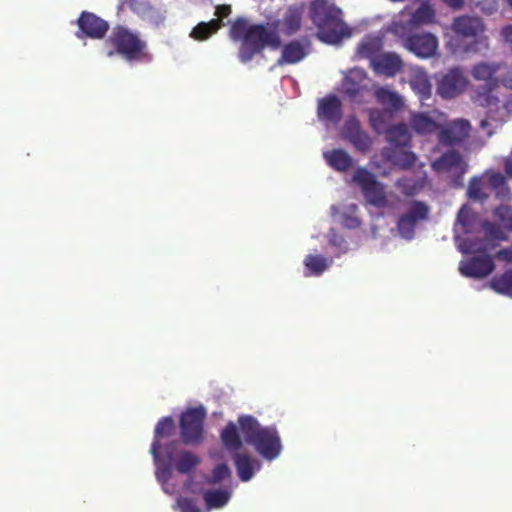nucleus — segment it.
I'll list each match as a JSON object with an SVG mask.
<instances>
[{
	"mask_svg": "<svg viewBox=\"0 0 512 512\" xmlns=\"http://www.w3.org/2000/svg\"><path fill=\"white\" fill-rule=\"evenodd\" d=\"M495 257L506 263H512V246L500 249L496 252Z\"/></svg>",
	"mask_w": 512,
	"mask_h": 512,
	"instance_id": "49",
	"label": "nucleus"
},
{
	"mask_svg": "<svg viewBox=\"0 0 512 512\" xmlns=\"http://www.w3.org/2000/svg\"><path fill=\"white\" fill-rule=\"evenodd\" d=\"M467 85V79L459 68H452L437 83V93L444 99H452L461 94Z\"/></svg>",
	"mask_w": 512,
	"mask_h": 512,
	"instance_id": "13",
	"label": "nucleus"
},
{
	"mask_svg": "<svg viewBox=\"0 0 512 512\" xmlns=\"http://www.w3.org/2000/svg\"><path fill=\"white\" fill-rule=\"evenodd\" d=\"M110 49L107 56H120L128 63L149 62L152 59L147 43L125 26L114 27L105 41Z\"/></svg>",
	"mask_w": 512,
	"mask_h": 512,
	"instance_id": "4",
	"label": "nucleus"
},
{
	"mask_svg": "<svg viewBox=\"0 0 512 512\" xmlns=\"http://www.w3.org/2000/svg\"><path fill=\"white\" fill-rule=\"evenodd\" d=\"M494 217L504 230L507 232H512V208L510 206H498L494 210Z\"/></svg>",
	"mask_w": 512,
	"mask_h": 512,
	"instance_id": "35",
	"label": "nucleus"
},
{
	"mask_svg": "<svg viewBox=\"0 0 512 512\" xmlns=\"http://www.w3.org/2000/svg\"><path fill=\"white\" fill-rule=\"evenodd\" d=\"M410 86L420 96L421 100H425L431 95V84L425 75H414L410 80Z\"/></svg>",
	"mask_w": 512,
	"mask_h": 512,
	"instance_id": "34",
	"label": "nucleus"
},
{
	"mask_svg": "<svg viewBox=\"0 0 512 512\" xmlns=\"http://www.w3.org/2000/svg\"><path fill=\"white\" fill-rule=\"evenodd\" d=\"M386 140L395 147H406L410 145L411 134L405 123H399L388 127L385 131Z\"/></svg>",
	"mask_w": 512,
	"mask_h": 512,
	"instance_id": "23",
	"label": "nucleus"
},
{
	"mask_svg": "<svg viewBox=\"0 0 512 512\" xmlns=\"http://www.w3.org/2000/svg\"><path fill=\"white\" fill-rule=\"evenodd\" d=\"M388 157L394 165L404 170L411 168L416 162V155L407 150H393Z\"/></svg>",
	"mask_w": 512,
	"mask_h": 512,
	"instance_id": "32",
	"label": "nucleus"
},
{
	"mask_svg": "<svg viewBox=\"0 0 512 512\" xmlns=\"http://www.w3.org/2000/svg\"><path fill=\"white\" fill-rule=\"evenodd\" d=\"M467 193L472 200L484 201L488 198V195L483 192L481 179L477 177L470 179Z\"/></svg>",
	"mask_w": 512,
	"mask_h": 512,
	"instance_id": "37",
	"label": "nucleus"
},
{
	"mask_svg": "<svg viewBox=\"0 0 512 512\" xmlns=\"http://www.w3.org/2000/svg\"><path fill=\"white\" fill-rule=\"evenodd\" d=\"M410 125L418 134H430L439 128V125L434 119L423 113L412 115Z\"/></svg>",
	"mask_w": 512,
	"mask_h": 512,
	"instance_id": "26",
	"label": "nucleus"
},
{
	"mask_svg": "<svg viewBox=\"0 0 512 512\" xmlns=\"http://www.w3.org/2000/svg\"><path fill=\"white\" fill-rule=\"evenodd\" d=\"M464 253H471V252H474V250H472L470 247L468 248H465L462 250Z\"/></svg>",
	"mask_w": 512,
	"mask_h": 512,
	"instance_id": "54",
	"label": "nucleus"
},
{
	"mask_svg": "<svg viewBox=\"0 0 512 512\" xmlns=\"http://www.w3.org/2000/svg\"><path fill=\"white\" fill-rule=\"evenodd\" d=\"M231 475V471L229 467L222 463L217 465L213 470L211 477L207 480L209 484H218L221 481L229 478Z\"/></svg>",
	"mask_w": 512,
	"mask_h": 512,
	"instance_id": "40",
	"label": "nucleus"
},
{
	"mask_svg": "<svg viewBox=\"0 0 512 512\" xmlns=\"http://www.w3.org/2000/svg\"><path fill=\"white\" fill-rule=\"evenodd\" d=\"M450 30L452 35L447 40V48L453 54L477 53L482 48H488L486 25L478 16H457L453 19Z\"/></svg>",
	"mask_w": 512,
	"mask_h": 512,
	"instance_id": "2",
	"label": "nucleus"
},
{
	"mask_svg": "<svg viewBox=\"0 0 512 512\" xmlns=\"http://www.w3.org/2000/svg\"><path fill=\"white\" fill-rule=\"evenodd\" d=\"M310 19L317 26L320 38L330 44L338 43L350 31L342 19V11L327 0H314L310 4Z\"/></svg>",
	"mask_w": 512,
	"mask_h": 512,
	"instance_id": "5",
	"label": "nucleus"
},
{
	"mask_svg": "<svg viewBox=\"0 0 512 512\" xmlns=\"http://www.w3.org/2000/svg\"><path fill=\"white\" fill-rule=\"evenodd\" d=\"M304 265L311 275H321L327 268V259L321 255L309 254L304 259Z\"/></svg>",
	"mask_w": 512,
	"mask_h": 512,
	"instance_id": "33",
	"label": "nucleus"
},
{
	"mask_svg": "<svg viewBox=\"0 0 512 512\" xmlns=\"http://www.w3.org/2000/svg\"><path fill=\"white\" fill-rule=\"evenodd\" d=\"M371 64L374 70L388 77L395 76L401 71L403 62L396 53H384L372 59Z\"/></svg>",
	"mask_w": 512,
	"mask_h": 512,
	"instance_id": "17",
	"label": "nucleus"
},
{
	"mask_svg": "<svg viewBox=\"0 0 512 512\" xmlns=\"http://www.w3.org/2000/svg\"><path fill=\"white\" fill-rule=\"evenodd\" d=\"M488 184L495 192L496 197L506 198L510 194L509 187L507 186L506 178L499 172H493L488 176Z\"/></svg>",
	"mask_w": 512,
	"mask_h": 512,
	"instance_id": "31",
	"label": "nucleus"
},
{
	"mask_svg": "<svg viewBox=\"0 0 512 512\" xmlns=\"http://www.w3.org/2000/svg\"><path fill=\"white\" fill-rule=\"evenodd\" d=\"M177 505L181 512H201L196 501L191 498L181 497L177 500Z\"/></svg>",
	"mask_w": 512,
	"mask_h": 512,
	"instance_id": "46",
	"label": "nucleus"
},
{
	"mask_svg": "<svg viewBox=\"0 0 512 512\" xmlns=\"http://www.w3.org/2000/svg\"><path fill=\"white\" fill-rule=\"evenodd\" d=\"M157 466V478L161 482H167L171 477V467L173 463L167 462V463H161V457L159 458V461H154Z\"/></svg>",
	"mask_w": 512,
	"mask_h": 512,
	"instance_id": "43",
	"label": "nucleus"
},
{
	"mask_svg": "<svg viewBox=\"0 0 512 512\" xmlns=\"http://www.w3.org/2000/svg\"><path fill=\"white\" fill-rule=\"evenodd\" d=\"M461 213H462V211H460L459 214H458L459 220H461Z\"/></svg>",
	"mask_w": 512,
	"mask_h": 512,
	"instance_id": "58",
	"label": "nucleus"
},
{
	"mask_svg": "<svg viewBox=\"0 0 512 512\" xmlns=\"http://www.w3.org/2000/svg\"><path fill=\"white\" fill-rule=\"evenodd\" d=\"M323 157L327 164L338 172H346L353 167L354 161L344 149H332L325 151Z\"/></svg>",
	"mask_w": 512,
	"mask_h": 512,
	"instance_id": "20",
	"label": "nucleus"
},
{
	"mask_svg": "<svg viewBox=\"0 0 512 512\" xmlns=\"http://www.w3.org/2000/svg\"><path fill=\"white\" fill-rule=\"evenodd\" d=\"M234 460V465L237 470L238 477L243 482H248L251 480L255 474V465L256 468H260V463L254 460L247 453H234L232 455Z\"/></svg>",
	"mask_w": 512,
	"mask_h": 512,
	"instance_id": "19",
	"label": "nucleus"
},
{
	"mask_svg": "<svg viewBox=\"0 0 512 512\" xmlns=\"http://www.w3.org/2000/svg\"><path fill=\"white\" fill-rule=\"evenodd\" d=\"M352 181L359 186L364 198L369 204L378 208L387 205L388 200L385 186L365 167H358L355 170Z\"/></svg>",
	"mask_w": 512,
	"mask_h": 512,
	"instance_id": "8",
	"label": "nucleus"
},
{
	"mask_svg": "<svg viewBox=\"0 0 512 512\" xmlns=\"http://www.w3.org/2000/svg\"><path fill=\"white\" fill-rule=\"evenodd\" d=\"M343 89L345 94L356 97L361 91L360 85L354 81L351 76H347L343 82Z\"/></svg>",
	"mask_w": 512,
	"mask_h": 512,
	"instance_id": "45",
	"label": "nucleus"
},
{
	"mask_svg": "<svg viewBox=\"0 0 512 512\" xmlns=\"http://www.w3.org/2000/svg\"><path fill=\"white\" fill-rule=\"evenodd\" d=\"M224 447L230 452H237L243 445L238 429L233 422H228L220 435Z\"/></svg>",
	"mask_w": 512,
	"mask_h": 512,
	"instance_id": "25",
	"label": "nucleus"
},
{
	"mask_svg": "<svg viewBox=\"0 0 512 512\" xmlns=\"http://www.w3.org/2000/svg\"><path fill=\"white\" fill-rule=\"evenodd\" d=\"M77 25L79 28L77 36L79 38L85 36L92 39H102L109 29L107 21L98 17L96 14L87 11H83L80 14L77 20Z\"/></svg>",
	"mask_w": 512,
	"mask_h": 512,
	"instance_id": "14",
	"label": "nucleus"
},
{
	"mask_svg": "<svg viewBox=\"0 0 512 512\" xmlns=\"http://www.w3.org/2000/svg\"><path fill=\"white\" fill-rule=\"evenodd\" d=\"M306 46L299 40H293L282 48V53L278 59V65L296 64L302 61L307 55Z\"/></svg>",
	"mask_w": 512,
	"mask_h": 512,
	"instance_id": "21",
	"label": "nucleus"
},
{
	"mask_svg": "<svg viewBox=\"0 0 512 512\" xmlns=\"http://www.w3.org/2000/svg\"><path fill=\"white\" fill-rule=\"evenodd\" d=\"M429 214V207L421 201H414L407 211L401 215L397 222V229L399 234L411 240L415 235V227L419 221L426 220Z\"/></svg>",
	"mask_w": 512,
	"mask_h": 512,
	"instance_id": "10",
	"label": "nucleus"
},
{
	"mask_svg": "<svg viewBox=\"0 0 512 512\" xmlns=\"http://www.w3.org/2000/svg\"><path fill=\"white\" fill-rule=\"evenodd\" d=\"M319 120L338 123L342 118V103L335 95H329L319 100L317 107Z\"/></svg>",
	"mask_w": 512,
	"mask_h": 512,
	"instance_id": "16",
	"label": "nucleus"
},
{
	"mask_svg": "<svg viewBox=\"0 0 512 512\" xmlns=\"http://www.w3.org/2000/svg\"><path fill=\"white\" fill-rule=\"evenodd\" d=\"M356 150L366 153L370 150L372 146L371 137L365 132L360 131L357 135L353 136V138L349 141Z\"/></svg>",
	"mask_w": 512,
	"mask_h": 512,
	"instance_id": "38",
	"label": "nucleus"
},
{
	"mask_svg": "<svg viewBox=\"0 0 512 512\" xmlns=\"http://www.w3.org/2000/svg\"><path fill=\"white\" fill-rule=\"evenodd\" d=\"M396 186L399 189H401V191L405 195H408V196H413L419 188L415 181H413L409 178H406V177L398 179L396 182Z\"/></svg>",
	"mask_w": 512,
	"mask_h": 512,
	"instance_id": "42",
	"label": "nucleus"
},
{
	"mask_svg": "<svg viewBox=\"0 0 512 512\" xmlns=\"http://www.w3.org/2000/svg\"><path fill=\"white\" fill-rule=\"evenodd\" d=\"M501 67V63L497 62H480L473 66L471 71L473 78L486 82L484 85H479L475 91L474 101L478 105L490 110L498 109L500 101L494 92L500 84L496 74Z\"/></svg>",
	"mask_w": 512,
	"mask_h": 512,
	"instance_id": "6",
	"label": "nucleus"
},
{
	"mask_svg": "<svg viewBox=\"0 0 512 512\" xmlns=\"http://www.w3.org/2000/svg\"><path fill=\"white\" fill-rule=\"evenodd\" d=\"M501 36L506 43L512 44V24L501 29Z\"/></svg>",
	"mask_w": 512,
	"mask_h": 512,
	"instance_id": "50",
	"label": "nucleus"
},
{
	"mask_svg": "<svg viewBox=\"0 0 512 512\" xmlns=\"http://www.w3.org/2000/svg\"><path fill=\"white\" fill-rule=\"evenodd\" d=\"M375 51V44L372 41L362 42L358 47V52L362 57H371Z\"/></svg>",
	"mask_w": 512,
	"mask_h": 512,
	"instance_id": "47",
	"label": "nucleus"
},
{
	"mask_svg": "<svg viewBox=\"0 0 512 512\" xmlns=\"http://www.w3.org/2000/svg\"><path fill=\"white\" fill-rule=\"evenodd\" d=\"M470 130L471 125L468 120H454L446 126L441 127L438 132V141L443 146L452 147L462 143L466 138H468Z\"/></svg>",
	"mask_w": 512,
	"mask_h": 512,
	"instance_id": "15",
	"label": "nucleus"
},
{
	"mask_svg": "<svg viewBox=\"0 0 512 512\" xmlns=\"http://www.w3.org/2000/svg\"><path fill=\"white\" fill-rule=\"evenodd\" d=\"M488 287L497 294L512 298V268L492 277Z\"/></svg>",
	"mask_w": 512,
	"mask_h": 512,
	"instance_id": "24",
	"label": "nucleus"
},
{
	"mask_svg": "<svg viewBox=\"0 0 512 512\" xmlns=\"http://www.w3.org/2000/svg\"><path fill=\"white\" fill-rule=\"evenodd\" d=\"M360 131H362L360 122L355 117H350L345 121L342 134L344 139L350 141Z\"/></svg>",
	"mask_w": 512,
	"mask_h": 512,
	"instance_id": "41",
	"label": "nucleus"
},
{
	"mask_svg": "<svg viewBox=\"0 0 512 512\" xmlns=\"http://www.w3.org/2000/svg\"><path fill=\"white\" fill-rule=\"evenodd\" d=\"M354 73H357L360 77L362 76V73L360 71H355Z\"/></svg>",
	"mask_w": 512,
	"mask_h": 512,
	"instance_id": "57",
	"label": "nucleus"
},
{
	"mask_svg": "<svg viewBox=\"0 0 512 512\" xmlns=\"http://www.w3.org/2000/svg\"><path fill=\"white\" fill-rule=\"evenodd\" d=\"M175 431V422L171 416L161 418L154 429V440L151 444L150 452L154 461L158 462L160 458V450L162 449L161 438L171 436Z\"/></svg>",
	"mask_w": 512,
	"mask_h": 512,
	"instance_id": "18",
	"label": "nucleus"
},
{
	"mask_svg": "<svg viewBox=\"0 0 512 512\" xmlns=\"http://www.w3.org/2000/svg\"><path fill=\"white\" fill-rule=\"evenodd\" d=\"M404 47L421 59L431 58L438 50V39L432 33H414L404 39Z\"/></svg>",
	"mask_w": 512,
	"mask_h": 512,
	"instance_id": "12",
	"label": "nucleus"
},
{
	"mask_svg": "<svg viewBox=\"0 0 512 512\" xmlns=\"http://www.w3.org/2000/svg\"><path fill=\"white\" fill-rule=\"evenodd\" d=\"M432 169L438 173H448L454 187L463 186V176L468 170V164L458 151L450 150L443 153L432 163Z\"/></svg>",
	"mask_w": 512,
	"mask_h": 512,
	"instance_id": "9",
	"label": "nucleus"
},
{
	"mask_svg": "<svg viewBox=\"0 0 512 512\" xmlns=\"http://www.w3.org/2000/svg\"><path fill=\"white\" fill-rule=\"evenodd\" d=\"M203 499L208 508H221L228 503L230 493L226 490H207L203 494Z\"/></svg>",
	"mask_w": 512,
	"mask_h": 512,
	"instance_id": "30",
	"label": "nucleus"
},
{
	"mask_svg": "<svg viewBox=\"0 0 512 512\" xmlns=\"http://www.w3.org/2000/svg\"><path fill=\"white\" fill-rule=\"evenodd\" d=\"M391 113L388 110L371 109L369 111V122L372 129L378 133H385L388 129V123L391 119Z\"/></svg>",
	"mask_w": 512,
	"mask_h": 512,
	"instance_id": "28",
	"label": "nucleus"
},
{
	"mask_svg": "<svg viewBox=\"0 0 512 512\" xmlns=\"http://www.w3.org/2000/svg\"><path fill=\"white\" fill-rule=\"evenodd\" d=\"M343 241L344 240L342 238H340L339 240L337 238L331 239V243L335 246H340Z\"/></svg>",
	"mask_w": 512,
	"mask_h": 512,
	"instance_id": "53",
	"label": "nucleus"
},
{
	"mask_svg": "<svg viewBox=\"0 0 512 512\" xmlns=\"http://www.w3.org/2000/svg\"><path fill=\"white\" fill-rule=\"evenodd\" d=\"M304 5H290L287 7L282 19L265 24L249 25L244 18H237L231 24L230 38L241 42L238 58L242 63L251 61L266 47L277 50L282 46L280 31L286 36L296 34L302 26Z\"/></svg>",
	"mask_w": 512,
	"mask_h": 512,
	"instance_id": "1",
	"label": "nucleus"
},
{
	"mask_svg": "<svg viewBox=\"0 0 512 512\" xmlns=\"http://www.w3.org/2000/svg\"><path fill=\"white\" fill-rule=\"evenodd\" d=\"M512 8V0H504Z\"/></svg>",
	"mask_w": 512,
	"mask_h": 512,
	"instance_id": "55",
	"label": "nucleus"
},
{
	"mask_svg": "<svg viewBox=\"0 0 512 512\" xmlns=\"http://www.w3.org/2000/svg\"><path fill=\"white\" fill-rule=\"evenodd\" d=\"M494 269V260L487 253L474 255L459 263V272L467 278L483 279L489 276Z\"/></svg>",
	"mask_w": 512,
	"mask_h": 512,
	"instance_id": "11",
	"label": "nucleus"
},
{
	"mask_svg": "<svg viewBox=\"0 0 512 512\" xmlns=\"http://www.w3.org/2000/svg\"><path fill=\"white\" fill-rule=\"evenodd\" d=\"M238 424L246 443L253 446L264 459L271 461L280 455L281 439L274 426L263 427L251 415L239 416Z\"/></svg>",
	"mask_w": 512,
	"mask_h": 512,
	"instance_id": "3",
	"label": "nucleus"
},
{
	"mask_svg": "<svg viewBox=\"0 0 512 512\" xmlns=\"http://www.w3.org/2000/svg\"><path fill=\"white\" fill-rule=\"evenodd\" d=\"M504 86H509V87H511V88H512V85H509V84H508V81H504Z\"/></svg>",
	"mask_w": 512,
	"mask_h": 512,
	"instance_id": "56",
	"label": "nucleus"
},
{
	"mask_svg": "<svg viewBox=\"0 0 512 512\" xmlns=\"http://www.w3.org/2000/svg\"><path fill=\"white\" fill-rule=\"evenodd\" d=\"M231 6L230 5H218L215 8V15L217 18L215 20H221L223 23V19L227 18L231 14Z\"/></svg>",
	"mask_w": 512,
	"mask_h": 512,
	"instance_id": "48",
	"label": "nucleus"
},
{
	"mask_svg": "<svg viewBox=\"0 0 512 512\" xmlns=\"http://www.w3.org/2000/svg\"><path fill=\"white\" fill-rule=\"evenodd\" d=\"M222 26L223 23L221 22V20H210L208 22H200L193 28L191 32V37L195 40H206L212 34L217 32Z\"/></svg>",
	"mask_w": 512,
	"mask_h": 512,
	"instance_id": "29",
	"label": "nucleus"
},
{
	"mask_svg": "<svg viewBox=\"0 0 512 512\" xmlns=\"http://www.w3.org/2000/svg\"><path fill=\"white\" fill-rule=\"evenodd\" d=\"M173 464L180 474H188L200 464V458L190 451H183L179 453Z\"/></svg>",
	"mask_w": 512,
	"mask_h": 512,
	"instance_id": "27",
	"label": "nucleus"
},
{
	"mask_svg": "<svg viewBox=\"0 0 512 512\" xmlns=\"http://www.w3.org/2000/svg\"><path fill=\"white\" fill-rule=\"evenodd\" d=\"M435 12L428 4L420 5L412 14V22L414 24H429L434 22Z\"/></svg>",
	"mask_w": 512,
	"mask_h": 512,
	"instance_id": "36",
	"label": "nucleus"
},
{
	"mask_svg": "<svg viewBox=\"0 0 512 512\" xmlns=\"http://www.w3.org/2000/svg\"><path fill=\"white\" fill-rule=\"evenodd\" d=\"M443 3L453 10H460L464 5V0H442Z\"/></svg>",
	"mask_w": 512,
	"mask_h": 512,
	"instance_id": "51",
	"label": "nucleus"
},
{
	"mask_svg": "<svg viewBox=\"0 0 512 512\" xmlns=\"http://www.w3.org/2000/svg\"><path fill=\"white\" fill-rule=\"evenodd\" d=\"M483 228L485 229L486 234L495 240L505 241L508 239L505 231L500 225L485 221L483 223Z\"/></svg>",
	"mask_w": 512,
	"mask_h": 512,
	"instance_id": "39",
	"label": "nucleus"
},
{
	"mask_svg": "<svg viewBox=\"0 0 512 512\" xmlns=\"http://www.w3.org/2000/svg\"><path fill=\"white\" fill-rule=\"evenodd\" d=\"M206 410L203 406L183 411L179 419L180 438L185 445H198L203 441Z\"/></svg>",
	"mask_w": 512,
	"mask_h": 512,
	"instance_id": "7",
	"label": "nucleus"
},
{
	"mask_svg": "<svg viewBox=\"0 0 512 512\" xmlns=\"http://www.w3.org/2000/svg\"><path fill=\"white\" fill-rule=\"evenodd\" d=\"M374 96L379 104L390 112L398 111L403 106L400 95L387 87H378L374 90Z\"/></svg>",
	"mask_w": 512,
	"mask_h": 512,
	"instance_id": "22",
	"label": "nucleus"
},
{
	"mask_svg": "<svg viewBox=\"0 0 512 512\" xmlns=\"http://www.w3.org/2000/svg\"><path fill=\"white\" fill-rule=\"evenodd\" d=\"M180 443L177 440L170 441L163 447L164 454L167 458V462L173 463L178 457V449Z\"/></svg>",
	"mask_w": 512,
	"mask_h": 512,
	"instance_id": "44",
	"label": "nucleus"
},
{
	"mask_svg": "<svg viewBox=\"0 0 512 512\" xmlns=\"http://www.w3.org/2000/svg\"><path fill=\"white\" fill-rule=\"evenodd\" d=\"M505 171L510 177H512V159H509L505 163Z\"/></svg>",
	"mask_w": 512,
	"mask_h": 512,
	"instance_id": "52",
	"label": "nucleus"
}]
</instances>
